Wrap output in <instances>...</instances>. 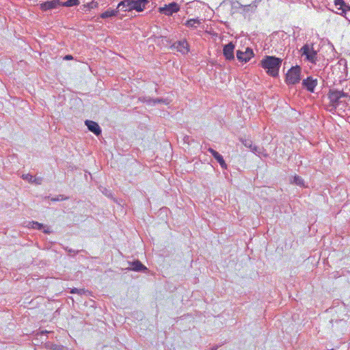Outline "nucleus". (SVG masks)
Segmentation results:
<instances>
[{
    "mask_svg": "<svg viewBox=\"0 0 350 350\" xmlns=\"http://www.w3.org/2000/svg\"><path fill=\"white\" fill-rule=\"evenodd\" d=\"M282 59L272 55H266L260 62V66L266 71V73L272 77H277L281 67Z\"/></svg>",
    "mask_w": 350,
    "mask_h": 350,
    "instance_id": "nucleus-1",
    "label": "nucleus"
},
{
    "mask_svg": "<svg viewBox=\"0 0 350 350\" xmlns=\"http://www.w3.org/2000/svg\"><path fill=\"white\" fill-rule=\"evenodd\" d=\"M350 97L348 93L337 89H329L327 98L330 102V106L336 109L340 104L343 103L342 98Z\"/></svg>",
    "mask_w": 350,
    "mask_h": 350,
    "instance_id": "nucleus-2",
    "label": "nucleus"
},
{
    "mask_svg": "<svg viewBox=\"0 0 350 350\" xmlns=\"http://www.w3.org/2000/svg\"><path fill=\"white\" fill-rule=\"evenodd\" d=\"M301 67L295 66L291 67L286 74L285 82L287 85H295L301 80Z\"/></svg>",
    "mask_w": 350,
    "mask_h": 350,
    "instance_id": "nucleus-3",
    "label": "nucleus"
},
{
    "mask_svg": "<svg viewBox=\"0 0 350 350\" xmlns=\"http://www.w3.org/2000/svg\"><path fill=\"white\" fill-rule=\"evenodd\" d=\"M302 56H305L306 60L315 64L318 60L317 51L314 49L313 44H304L300 49Z\"/></svg>",
    "mask_w": 350,
    "mask_h": 350,
    "instance_id": "nucleus-4",
    "label": "nucleus"
},
{
    "mask_svg": "<svg viewBox=\"0 0 350 350\" xmlns=\"http://www.w3.org/2000/svg\"><path fill=\"white\" fill-rule=\"evenodd\" d=\"M180 10L179 5L176 2H172L164 7L159 8V12L167 16H171L174 13H176Z\"/></svg>",
    "mask_w": 350,
    "mask_h": 350,
    "instance_id": "nucleus-5",
    "label": "nucleus"
},
{
    "mask_svg": "<svg viewBox=\"0 0 350 350\" xmlns=\"http://www.w3.org/2000/svg\"><path fill=\"white\" fill-rule=\"evenodd\" d=\"M254 55L253 50L249 47H247L245 51L241 50L237 51V57L239 62H247Z\"/></svg>",
    "mask_w": 350,
    "mask_h": 350,
    "instance_id": "nucleus-6",
    "label": "nucleus"
},
{
    "mask_svg": "<svg viewBox=\"0 0 350 350\" xmlns=\"http://www.w3.org/2000/svg\"><path fill=\"white\" fill-rule=\"evenodd\" d=\"M172 49H176L177 51L183 55L187 54L189 51V45L186 40L175 42L172 46Z\"/></svg>",
    "mask_w": 350,
    "mask_h": 350,
    "instance_id": "nucleus-7",
    "label": "nucleus"
},
{
    "mask_svg": "<svg viewBox=\"0 0 350 350\" xmlns=\"http://www.w3.org/2000/svg\"><path fill=\"white\" fill-rule=\"evenodd\" d=\"M302 86L308 92L313 93L314 92V89L318 84V81L317 79H314L312 77H308L306 79L302 81Z\"/></svg>",
    "mask_w": 350,
    "mask_h": 350,
    "instance_id": "nucleus-8",
    "label": "nucleus"
},
{
    "mask_svg": "<svg viewBox=\"0 0 350 350\" xmlns=\"http://www.w3.org/2000/svg\"><path fill=\"white\" fill-rule=\"evenodd\" d=\"M234 44L232 42H229L224 46L223 54L226 60L231 61L234 59Z\"/></svg>",
    "mask_w": 350,
    "mask_h": 350,
    "instance_id": "nucleus-9",
    "label": "nucleus"
},
{
    "mask_svg": "<svg viewBox=\"0 0 350 350\" xmlns=\"http://www.w3.org/2000/svg\"><path fill=\"white\" fill-rule=\"evenodd\" d=\"M85 124L87 126L88 130L93 133L95 135L99 136L101 134L102 130L97 122L92 120H86L85 121Z\"/></svg>",
    "mask_w": 350,
    "mask_h": 350,
    "instance_id": "nucleus-10",
    "label": "nucleus"
},
{
    "mask_svg": "<svg viewBox=\"0 0 350 350\" xmlns=\"http://www.w3.org/2000/svg\"><path fill=\"white\" fill-rule=\"evenodd\" d=\"M129 264L131 267L127 268L129 271H134L142 273H146L148 271V268L138 260L129 262Z\"/></svg>",
    "mask_w": 350,
    "mask_h": 350,
    "instance_id": "nucleus-11",
    "label": "nucleus"
},
{
    "mask_svg": "<svg viewBox=\"0 0 350 350\" xmlns=\"http://www.w3.org/2000/svg\"><path fill=\"white\" fill-rule=\"evenodd\" d=\"M148 3V0H131V8L137 12H142Z\"/></svg>",
    "mask_w": 350,
    "mask_h": 350,
    "instance_id": "nucleus-12",
    "label": "nucleus"
},
{
    "mask_svg": "<svg viewBox=\"0 0 350 350\" xmlns=\"http://www.w3.org/2000/svg\"><path fill=\"white\" fill-rule=\"evenodd\" d=\"M58 5H61V1L59 0L47 1L42 3L40 8L42 10L46 11L57 8Z\"/></svg>",
    "mask_w": 350,
    "mask_h": 350,
    "instance_id": "nucleus-13",
    "label": "nucleus"
},
{
    "mask_svg": "<svg viewBox=\"0 0 350 350\" xmlns=\"http://www.w3.org/2000/svg\"><path fill=\"white\" fill-rule=\"evenodd\" d=\"M132 4H131V0H124L120 1L118 6L117 10H122V11H126V10H132L131 8Z\"/></svg>",
    "mask_w": 350,
    "mask_h": 350,
    "instance_id": "nucleus-14",
    "label": "nucleus"
},
{
    "mask_svg": "<svg viewBox=\"0 0 350 350\" xmlns=\"http://www.w3.org/2000/svg\"><path fill=\"white\" fill-rule=\"evenodd\" d=\"M118 12H119L117 10V8L116 10L108 9L107 10H106L105 12L102 13L100 16V18L105 19V18H107L109 17L116 16L118 15Z\"/></svg>",
    "mask_w": 350,
    "mask_h": 350,
    "instance_id": "nucleus-15",
    "label": "nucleus"
},
{
    "mask_svg": "<svg viewBox=\"0 0 350 350\" xmlns=\"http://www.w3.org/2000/svg\"><path fill=\"white\" fill-rule=\"evenodd\" d=\"M201 24V21L198 18H191L185 23V25L187 27L197 28L198 25Z\"/></svg>",
    "mask_w": 350,
    "mask_h": 350,
    "instance_id": "nucleus-16",
    "label": "nucleus"
},
{
    "mask_svg": "<svg viewBox=\"0 0 350 350\" xmlns=\"http://www.w3.org/2000/svg\"><path fill=\"white\" fill-rule=\"evenodd\" d=\"M334 5L341 12L349 5L344 0H334Z\"/></svg>",
    "mask_w": 350,
    "mask_h": 350,
    "instance_id": "nucleus-17",
    "label": "nucleus"
},
{
    "mask_svg": "<svg viewBox=\"0 0 350 350\" xmlns=\"http://www.w3.org/2000/svg\"><path fill=\"white\" fill-rule=\"evenodd\" d=\"M213 157L219 163L220 166L222 168H224V169L227 168V165H226L221 154H220L219 152H217Z\"/></svg>",
    "mask_w": 350,
    "mask_h": 350,
    "instance_id": "nucleus-18",
    "label": "nucleus"
},
{
    "mask_svg": "<svg viewBox=\"0 0 350 350\" xmlns=\"http://www.w3.org/2000/svg\"><path fill=\"white\" fill-rule=\"evenodd\" d=\"M79 4V0H68L65 2H61V5L64 7H71L74 5H78Z\"/></svg>",
    "mask_w": 350,
    "mask_h": 350,
    "instance_id": "nucleus-19",
    "label": "nucleus"
},
{
    "mask_svg": "<svg viewBox=\"0 0 350 350\" xmlns=\"http://www.w3.org/2000/svg\"><path fill=\"white\" fill-rule=\"evenodd\" d=\"M239 140L246 148H250V150H251V148L253 146V142L250 139H249V138L245 139V138L241 137L239 139Z\"/></svg>",
    "mask_w": 350,
    "mask_h": 350,
    "instance_id": "nucleus-20",
    "label": "nucleus"
},
{
    "mask_svg": "<svg viewBox=\"0 0 350 350\" xmlns=\"http://www.w3.org/2000/svg\"><path fill=\"white\" fill-rule=\"evenodd\" d=\"M336 13L340 14L341 16H343L347 21L350 22V5H349L348 8H346L345 10H342V12H336Z\"/></svg>",
    "mask_w": 350,
    "mask_h": 350,
    "instance_id": "nucleus-21",
    "label": "nucleus"
},
{
    "mask_svg": "<svg viewBox=\"0 0 350 350\" xmlns=\"http://www.w3.org/2000/svg\"><path fill=\"white\" fill-rule=\"evenodd\" d=\"M293 183L298 186H304V179L297 175H295L293 177Z\"/></svg>",
    "mask_w": 350,
    "mask_h": 350,
    "instance_id": "nucleus-22",
    "label": "nucleus"
},
{
    "mask_svg": "<svg viewBox=\"0 0 350 350\" xmlns=\"http://www.w3.org/2000/svg\"><path fill=\"white\" fill-rule=\"evenodd\" d=\"M64 250L68 252V254L70 256H75L76 254H79V252H85L86 253V252L83 250H72L71 248H69L68 247H64Z\"/></svg>",
    "mask_w": 350,
    "mask_h": 350,
    "instance_id": "nucleus-23",
    "label": "nucleus"
},
{
    "mask_svg": "<svg viewBox=\"0 0 350 350\" xmlns=\"http://www.w3.org/2000/svg\"><path fill=\"white\" fill-rule=\"evenodd\" d=\"M250 150L255 154L260 156V154H262L264 149H263V148H260L259 146L253 145V146Z\"/></svg>",
    "mask_w": 350,
    "mask_h": 350,
    "instance_id": "nucleus-24",
    "label": "nucleus"
},
{
    "mask_svg": "<svg viewBox=\"0 0 350 350\" xmlns=\"http://www.w3.org/2000/svg\"><path fill=\"white\" fill-rule=\"evenodd\" d=\"M139 99L140 101H142L143 103H146L148 105H153L154 98H152L150 96H142V97H140Z\"/></svg>",
    "mask_w": 350,
    "mask_h": 350,
    "instance_id": "nucleus-25",
    "label": "nucleus"
},
{
    "mask_svg": "<svg viewBox=\"0 0 350 350\" xmlns=\"http://www.w3.org/2000/svg\"><path fill=\"white\" fill-rule=\"evenodd\" d=\"M159 103L168 105L169 102H168L167 99H166V98H154L153 105H155L159 104Z\"/></svg>",
    "mask_w": 350,
    "mask_h": 350,
    "instance_id": "nucleus-26",
    "label": "nucleus"
},
{
    "mask_svg": "<svg viewBox=\"0 0 350 350\" xmlns=\"http://www.w3.org/2000/svg\"><path fill=\"white\" fill-rule=\"evenodd\" d=\"M31 224V226L32 228L33 229H36V230H42L43 228H44V225L42 224H40L38 221H31L30 223Z\"/></svg>",
    "mask_w": 350,
    "mask_h": 350,
    "instance_id": "nucleus-27",
    "label": "nucleus"
},
{
    "mask_svg": "<svg viewBox=\"0 0 350 350\" xmlns=\"http://www.w3.org/2000/svg\"><path fill=\"white\" fill-rule=\"evenodd\" d=\"M22 177L24 180H26L29 181V183L36 182V178L32 175H31L29 174H23Z\"/></svg>",
    "mask_w": 350,
    "mask_h": 350,
    "instance_id": "nucleus-28",
    "label": "nucleus"
},
{
    "mask_svg": "<svg viewBox=\"0 0 350 350\" xmlns=\"http://www.w3.org/2000/svg\"><path fill=\"white\" fill-rule=\"evenodd\" d=\"M98 5V3L95 1H92L90 3H88L85 5H83L85 8H87L89 10L96 8Z\"/></svg>",
    "mask_w": 350,
    "mask_h": 350,
    "instance_id": "nucleus-29",
    "label": "nucleus"
},
{
    "mask_svg": "<svg viewBox=\"0 0 350 350\" xmlns=\"http://www.w3.org/2000/svg\"><path fill=\"white\" fill-rule=\"evenodd\" d=\"M240 8L242 9V10L243 12H248L250 11L252 12V5L251 4H249V5H240Z\"/></svg>",
    "mask_w": 350,
    "mask_h": 350,
    "instance_id": "nucleus-30",
    "label": "nucleus"
},
{
    "mask_svg": "<svg viewBox=\"0 0 350 350\" xmlns=\"http://www.w3.org/2000/svg\"><path fill=\"white\" fill-rule=\"evenodd\" d=\"M68 198V197H65L63 195H58L56 198H52L51 199V200L53 201V202H57V201L65 200H67Z\"/></svg>",
    "mask_w": 350,
    "mask_h": 350,
    "instance_id": "nucleus-31",
    "label": "nucleus"
},
{
    "mask_svg": "<svg viewBox=\"0 0 350 350\" xmlns=\"http://www.w3.org/2000/svg\"><path fill=\"white\" fill-rule=\"evenodd\" d=\"M261 0H254L252 3V12H254Z\"/></svg>",
    "mask_w": 350,
    "mask_h": 350,
    "instance_id": "nucleus-32",
    "label": "nucleus"
},
{
    "mask_svg": "<svg viewBox=\"0 0 350 350\" xmlns=\"http://www.w3.org/2000/svg\"><path fill=\"white\" fill-rule=\"evenodd\" d=\"M82 291H83V289H79V288H72L70 290V293H78V294H81Z\"/></svg>",
    "mask_w": 350,
    "mask_h": 350,
    "instance_id": "nucleus-33",
    "label": "nucleus"
},
{
    "mask_svg": "<svg viewBox=\"0 0 350 350\" xmlns=\"http://www.w3.org/2000/svg\"><path fill=\"white\" fill-rule=\"evenodd\" d=\"M334 322H335L336 324L340 325L342 326H344L346 324L345 321H342L341 319L336 320Z\"/></svg>",
    "mask_w": 350,
    "mask_h": 350,
    "instance_id": "nucleus-34",
    "label": "nucleus"
},
{
    "mask_svg": "<svg viewBox=\"0 0 350 350\" xmlns=\"http://www.w3.org/2000/svg\"><path fill=\"white\" fill-rule=\"evenodd\" d=\"M208 152H209L213 157H214L218 152L216 150H213L212 148H208Z\"/></svg>",
    "mask_w": 350,
    "mask_h": 350,
    "instance_id": "nucleus-35",
    "label": "nucleus"
},
{
    "mask_svg": "<svg viewBox=\"0 0 350 350\" xmlns=\"http://www.w3.org/2000/svg\"><path fill=\"white\" fill-rule=\"evenodd\" d=\"M72 59H73V57L71 55H66L64 57V59H65V60H71Z\"/></svg>",
    "mask_w": 350,
    "mask_h": 350,
    "instance_id": "nucleus-36",
    "label": "nucleus"
},
{
    "mask_svg": "<svg viewBox=\"0 0 350 350\" xmlns=\"http://www.w3.org/2000/svg\"><path fill=\"white\" fill-rule=\"evenodd\" d=\"M330 323H332V328L333 329L334 331H338V329L337 328H335L334 327V320H331L330 321Z\"/></svg>",
    "mask_w": 350,
    "mask_h": 350,
    "instance_id": "nucleus-37",
    "label": "nucleus"
},
{
    "mask_svg": "<svg viewBox=\"0 0 350 350\" xmlns=\"http://www.w3.org/2000/svg\"><path fill=\"white\" fill-rule=\"evenodd\" d=\"M43 232H44V233H45V234H50L51 232V230H49V228H47L46 229H44V230H43Z\"/></svg>",
    "mask_w": 350,
    "mask_h": 350,
    "instance_id": "nucleus-38",
    "label": "nucleus"
},
{
    "mask_svg": "<svg viewBox=\"0 0 350 350\" xmlns=\"http://www.w3.org/2000/svg\"><path fill=\"white\" fill-rule=\"evenodd\" d=\"M219 346L217 345H215V346H213L210 350H217L218 349Z\"/></svg>",
    "mask_w": 350,
    "mask_h": 350,
    "instance_id": "nucleus-39",
    "label": "nucleus"
},
{
    "mask_svg": "<svg viewBox=\"0 0 350 350\" xmlns=\"http://www.w3.org/2000/svg\"><path fill=\"white\" fill-rule=\"evenodd\" d=\"M51 348L54 349V350H55L56 348H57V345H52Z\"/></svg>",
    "mask_w": 350,
    "mask_h": 350,
    "instance_id": "nucleus-40",
    "label": "nucleus"
},
{
    "mask_svg": "<svg viewBox=\"0 0 350 350\" xmlns=\"http://www.w3.org/2000/svg\"><path fill=\"white\" fill-rule=\"evenodd\" d=\"M35 183H36L37 184H40L41 183V180L40 179V180H37L36 178V182Z\"/></svg>",
    "mask_w": 350,
    "mask_h": 350,
    "instance_id": "nucleus-41",
    "label": "nucleus"
},
{
    "mask_svg": "<svg viewBox=\"0 0 350 350\" xmlns=\"http://www.w3.org/2000/svg\"><path fill=\"white\" fill-rule=\"evenodd\" d=\"M188 139H189V137L186 136V137H184V141L187 142L188 140Z\"/></svg>",
    "mask_w": 350,
    "mask_h": 350,
    "instance_id": "nucleus-42",
    "label": "nucleus"
},
{
    "mask_svg": "<svg viewBox=\"0 0 350 350\" xmlns=\"http://www.w3.org/2000/svg\"><path fill=\"white\" fill-rule=\"evenodd\" d=\"M46 333H48V332H47L46 330H45V331H42V332H41V334H46Z\"/></svg>",
    "mask_w": 350,
    "mask_h": 350,
    "instance_id": "nucleus-43",
    "label": "nucleus"
}]
</instances>
